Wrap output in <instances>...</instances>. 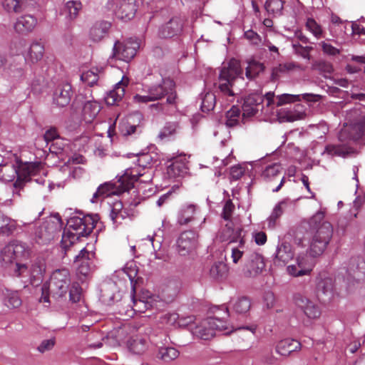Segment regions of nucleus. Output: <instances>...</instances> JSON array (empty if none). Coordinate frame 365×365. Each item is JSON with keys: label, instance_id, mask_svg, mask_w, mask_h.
Masks as SVG:
<instances>
[{"label": "nucleus", "instance_id": "obj_27", "mask_svg": "<svg viewBox=\"0 0 365 365\" xmlns=\"http://www.w3.org/2000/svg\"><path fill=\"white\" fill-rule=\"evenodd\" d=\"M300 348L301 344L299 341L292 339H285L277 343L276 351L281 356H287L292 352L297 351Z\"/></svg>", "mask_w": 365, "mask_h": 365}, {"label": "nucleus", "instance_id": "obj_48", "mask_svg": "<svg viewBox=\"0 0 365 365\" xmlns=\"http://www.w3.org/2000/svg\"><path fill=\"white\" fill-rule=\"evenodd\" d=\"M216 97L212 93H207L202 99L201 110L202 112H209L215 108Z\"/></svg>", "mask_w": 365, "mask_h": 365}, {"label": "nucleus", "instance_id": "obj_10", "mask_svg": "<svg viewBox=\"0 0 365 365\" xmlns=\"http://www.w3.org/2000/svg\"><path fill=\"white\" fill-rule=\"evenodd\" d=\"M168 334L165 331H160L155 334L153 341L158 346L156 357L165 362L169 363L178 359L180 351L172 346H165L168 342Z\"/></svg>", "mask_w": 365, "mask_h": 365}, {"label": "nucleus", "instance_id": "obj_56", "mask_svg": "<svg viewBox=\"0 0 365 365\" xmlns=\"http://www.w3.org/2000/svg\"><path fill=\"white\" fill-rule=\"evenodd\" d=\"M153 162V158L148 153H143L138 155L137 165L143 170L149 168Z\"/></svg>", "mask_w": 365, "mask_h": 365}, {"label": "nucleus", "instance_id": "obj_60", "mask_svg": "<svg viewBox=\"0 0 365 365\" xmlns=\"http://www.w3.org/2000/svg\"><path fill=\"white\" fill-rule=\"evenodd\" d=\"M150 306V304L144 300H138L134 297H133L132 311L134 312L144 313Z\"/></svg>", "mask_w": 365, "mask_h": 365}, {"label": "nucleus", "instance_id": "obj_19", "mask_svg": "<svg viewBox=\"0 0 365 365\" xmlns=\"http://www.w3.org/2000/svg\"><path fill=\"white\" fill-rule=\"evenodd\" d=\"M170 164L168 165L167 174L170 178H177L182 177L187 173V160L185 155H178L173 158L170 160Z\"/></svg>", "mask_w": 365, "mask_h": 365}, {"label": "nucleus", "instance_id": "obj_17", "mask_svg": "<svg viewBox=\"0 0 365 365\" xmlns=\"http://www.w3.org/2000/svg\"><path fill=\"white\" fill-rule=\"evenodd\" d=\"M265 262L262 255L256 252L251 253L244 267V272L247 277H255L262 272Z\"/></svg>", "mask_w": 365, "mask_h": 365}, {"label": "nucleus", "instance_id": "obj_28", "mask_svg": "<svg viewBox=\"0 0 365 365\" xmlns=\"http://www.w3.org/2000/svg\"><path fill=\"white\" fill-rule=\"evenodd\" d=\"M101 109V104L96 101H88L83 105L82 116L83 120L90 123L93 122Z\"/></svg>", "mask_w": 365, "mask_h": 365}, {"label": "nucleus", "instance_id": "obj_25", "mask_svg": "<svg viewBox=\"0 0 365 365\" xmlns=\"http://www.w3.org/2000/svg\"><path fill=\"white\" fill-rule=\"evenodd\" d=\"M128 78H123L114 87V88L108 93L105 98L106 104L113 106L122 100L125 95V88L128 85Z\"/></svg>", "mask_w": 365, "mask_h": 365}, {"label": "nucleus", "instance_id": "obj_31", "mask_svg": "<svg viewBox=\"0 0 365 365\" xmlns=\"http://www.w3.org/2000/svg\"><path fill=\"white\" fill-rule=\"evenodd\" d=\"M3 296L4 304L9 309L19 308L22 304L21 298L17 291L5 289L3 292Z\"/></svg>", "mask_w": 365, "mask_h": 365}, {"label": "nucleus", "instance_id": "obj_61", "mask_svg": "<svg viewBox=\"0 0 365 365\" xmlns=\"http://www.w3.org/2000/svg\"><path fill=\"white\" fill-rule=\"evenodd\" d=\"M306 114L302 111L297 110H288L283 115V118H285L288 122H294L295 120L303 119Z\"/></svg>", "mask_w": 365, "mask_h": 365}, {"label": "nucleus", "instance_id": "obj_47", "mask_svg": "<svg viewBox=\"0 0 365 365\" xmlns=\"http://www.w3.org/2000/svg\"><path fill=\"white\" fill-rule=\"evenodd\" d=\"M1 227L0 235L9 236L16 230V222L15 220L4 216V222H1Z\"/></svg>", "mask_w": 365, "mask_h": 365}, {"label": "nucleus", "instance_id": "obj_23", "mask_svg": "<svg viewBox=\"0 0 365 365\" xmlns=\"http://www.w3.org/2000/svg\"><path fill=\"white\" fill-rule=\"evenodd\" d=\"M124 192L120 190L119 180L115 183L107 182L98 187L96 192L93 195L91 201L92 202H96L99 197H106L111 195H119Z\"/></svg>", "mask_w": 365, "mask_h": 365}, {"label": "nucleus", "instance_id": "obj_53", "mask_svg": "<svg viewBox=\"0 0 365 365\" xmlns=\"http://www.w3.org/2000/svg\"><path fill=\"white\" fill-rule=\"evenodd\" d=\"M88 247V245L81 250L78 255L76 257L77 261H83V262L93 264V259L95 257L96 253L92 250V246L91 247V250H89Z\"/></svg>", "mask_w": 365, "mask_h": 365}, {"label": "nucleus", "instance_id": "obj_62", "mask_svg": "<svg viewBox=\"0 0 365 365\" xmlns=\"http://www.w3.org/2000/svg\"><path fill=\"white\" fill-rule=\"evenodd\" d=\"M261 361L265 365H277L278 359L274 355L272 351H267L262 356Z\"/></svg>", "mask_w": 365, "mask_h": 365}, {"label": "nucleus", "instance_id": "obj_22", "mask_svg": "<svg viewBox=\"0 0 365 365\" xmlns=\"http://www.w3.org/2000/svg\"><path fill=\"white\" fill-rule=\"evenodd\" d=\"M292 247L287 242H282L277 246L274 264L276 266L284 267L294 257Z\"/></svg>", "mask_w": 365, "mask_h": 365}, {"label": "nucleus", "instance_id": "obj_11", "mask_svg": "<svg viewBox=\"0 0 365 365\" xmlns=\"http://www.w3.org/2000/svg\"><path fill=\"white\" fill-rule=\"evenodd\" d=\"M139 48L140 41L137 38H129L123 42L116 41L112 57L128 62L134 58Z\"/></svg>", "mask_w": 365, "mask_h": 365}, {"label": "nucleus", "instance_id": "obj_54", "mask_svg": "<svg viewBox=\"0 0 365 365\" xmlns=\"http://www.w3.org/2000/svg\"><path fill=\"white\" fill-rule=\"evenodd\" d=\"M45 270V264L41 262H38L32 265L31 274L34 278V280L36 279L37 281H41Z\"/></svg>", "mask_w": 365, "mask_h": 365}, {"label": "nucleus", "instance_id": "obj_58", "mask_svg": "<svg viewBox=\"0 0 365 365\" xmlns=\"http://www.w3.org/2000/svg\"><path fill=\"white\" fill-rule=\"evenodd\" d=\"M314 69L324 73V76H326L327 74H331L334 71L332 64L331 63L324 61H319L318 62H316L314 64Z\"/></svg>", "mask_w": 365, "mask_h": 365}, {"label": "nucleus", "instance_id": "obj_12", "mask_svg": "<svg viewBox=\"0 0 365 365\" xmlns=\"http://www.w3.org/2000/svg\"><path fill=\"white\" fill-rule=\"evenodd\" d=\"M141 168L137 167L130 168L125 170V173L119 178V185L121 191H128L133 187L134 183L137 181L140 182H145L150 180L149 178L145 180H141L140 178L143 177L145 172Z\"/></svg>", "mask_w": 365, "mask_h": 365}, {"label": "nucleus", "instance_id": "obj_38", "mask_svg": "<svg viewBox=\"0 0 365 365\" xmlns=\"http://www.w3.org/2000/svg\"><path fill=\"white\" fill-rule=\"evenodd\" d=\"M228 272L227 264L222 262H215L210 269L211 277L215 279H222L225 278Z\"/></svg>", "mask_w": 365, "mask_h": 365}, {"label": "nucleus", "instance_id": "obj_1", "mask_svg": "<svg viewBox=\"0 0 365 365\" xmlns=\"http://www.w3.org/2000/svg\"><path fill=\"white\" fill-rule=\"evenodd\" d=\"M299 228L308 229L311 235L310 255L313 257L321 255L327 249L333 235L332 225L324 220V212H317L308 221L302 222Z\"/></svg>", "mask_w": 365, "mask_h": 365}, {"label": "nucleus", "instance_id": "obj_51", "mask_svg": "<svg viewBox=\"0 0 365 365\" xmlns=\"http://www.w3.org/2000/svg\"><path fill=\"white\" fill-rule=\"evenodd\" d=\"M178 318L179 315L177 313H166L160 317L158 323L163 327H171L175 324Z\"/></svg>", "mask_w": 365, "mask_h": 365}, {"label": "nucleus", "instance_id": "obj_24", "mask_svg": "<svg viewBox=\"0 0 365 365\" xmlns=\"http://www.w3.org/2000/svg\"><path fill=\"white\" fill-rule=\"evenodd\" d=\"M71 93V84L63 83L58 86L53 93V103L59 107L67 106L70 103Z\"/></svg>", "mask_w": 365, "mask_h": 365}, {"label": "nucleus", "instance_id": "obj_41", "mask_svg": "<svg viewBox=\"0 0 365 365\" xmlns=\"http://www.w3.org/2000/svg\"><path fill=\"white\" fill-rule=\"evenodd\" d=\"M16 168L13 165H0V180L11 182L16 177Z\"/></svg>", "mask_w": 365, "mask_h": 365}, {"label": "nucleus", "instance_id": "obj_33", "mask_svg": "<svg viewBox=\"0 0 365 365\" xmlns=\"http://www.w3.org/2000/svg\"><path fill=\"white\" fill-rule=\"evenodd\" d=\"M44 53V46L39 42H34L31 44L25 58L31 63L40 61Z\"/></svg>", "mask_w": 365, "mask_h": 365}, {"label": "nucleus", "instance_id": "obj_45", "mask_svg": "<svg viewBox=\"0 0 365 365\" xmlns=\"http://www.w3.org/2000/svg\"><path fill=\"white\" fill-rule=\"evenodd\" d=\"M264 9L269 14H272L273 16H279L283 9V2L282 0H267Z\"/></svg>", "mask_w": 365, "mask_h": 365}, {"label": "nucleus", "instance_id": "obj_64", "mask_svg": "<svg viewBox=\"0 0 365 365\" xmlns=\"http://www.w3.org/2000/svg\"><path fill=\"white\" fill-rule=\"evenodd\" d=\"M178 293V289L177 287L173 288L171 287V286H168L163 291L164 299L167 302L173 301L174 298L177 296Z\"/></svg>", "mask_w": 365, "mask_h": 365}, {"label": "nucleus", "instance_id": "obj_44", "mask_svg": "<svg viewBox=\"0 0 365 365\" xmlns=\"http://www.w3.org/2000/svg\"><path fill=\"white\" fill-rule=\"evenodd\" d=\"M287 205L286 201H281L274 207L271 215L268 218V226L269 227H274L275 226L277 220L283 214Z\"/></svg>", "mask_w": 365, "mask_h": 365}, {"label": "nucleus", "instance_id": "obj_35", "mask_svg": "<svg viewBox=\"0 0 365 365\" xmlns=\"http://www.w3.org/2000/svg\"><path fill=\"white\" fill-rule=\"evenodd\" d=\"M282 171V167L280 163H272L265 167L262 173V178L267 182H272L281 175Z\"/></svg>", "mask_w": 365, "mask_h": 365}, {"label": "nucleus", "instance_id": "obj_14", "mask_svg": "<svg viewBox=\"0 0 365 365\" xmlns=\"http://www.w3.org/2000/svg\"><path fill=\"white\" fill-rule=\"evenodd\" d=\"M197 232L192 230H187L181 233L178 241V251L180 255L185 256L197 247Z\"/></svg>", "mask_w": 365, "mask_h": 365}, {"label": "nucleus", "instance_id": "obj_26", "mask_svg": "<svg viewBox=\"0 0 365 365\" xmlns=\"http://www.w3.org/2000/svg\"><path fill=\"white\" fill-rule=\"evenodd\" d=\"M197 207L193 204L183 205L178 212V222L180 225H186L195 220Z\"/></svg>", "mask_w": 365, "mask_h": 365}, {"label": "nucleus", "instance_id": "obj_37", "mask_svg": "<svg viewBox=\"0 0 365 365\" xmlns=\"http://www.w3.org/2000/svg\"><path fill=\"white\" fill-rule=\"evenodd\" d=\"M241 110L239 107L233 106L226 113L225 125L228 128H233L240 124Z\"/></svg>", "mask_w": 365, "mask_h": 365}, {"label": "nucleus", "instance_id": "obj_20", "mask_svg": "<svg viewBox=\"0 0 365 365\" xmlns=\"http://www.w3.org/2000/svg\"><path fill=\"white\" fill-rule=\"evenodd\" d=\"M262 96L252 93L245 98L242 108V118L255 115L259 110V106L263 103Z\"/></svg>", "mask_w": 365, "mask_h": 365}, {"label": "nucleus", "instance_id": "obj_36", "mask_svg": "<svg viewBox=\"0 0 365 365\" xmlns=\"http://www.w3.org/2000/svg\"><path fill=\"white\" fill-rule=\"evenodd\" d=\"M182 30L181 24H160L159 36L161 38H172Z\"/></svg>", "mask_w": 365, "mask_h": 365}, {"label": "nucleus", "instance_id": "obj_2", "mask_svg": "<svg viewBox=\"0 0 365 365\" xmlns=\"http://www.w3.org/2000/svg\"><path fill=\"white\" fill-rule=\"evenodd\" d=\"M98 220V215H87L83 217H71L67 222L68 227L62 235L61 243L63 248L67 250L81 237L89 235Z\"/></svg>", "mask_w": 365, "mask_h": 365}, {"label": "nucleus", "instance_id": "obj_6", "mask_svg": "<svg viewBox=\"0 0 365 365\" xmlns=\"http://www.w3.org/2000/svg\"><path fill=\"white\" fill-rule=\"evenodd\" d=\"M175 83L170 78L162 79L161 83L149 87L146 95L136 94L134 100L138 103L155 101L167 96L168 104H175L176 92Z\"/></svg>", "mask_w": 365, "mask_h": 365}, {"label": "nucleus", "instance_id": "obj_39", "mask_svg": "<svg viewBox=\"0 0 365 365\" xmlns=\"http://www.w3.org/2000/svg\"><path fill=\"white\" fill-rule=\"evenodd\" d=\"M110 24H93L90 29V36L93 41H99L106 36Z\"/></svg>", "mask_w": 365, "mask_h": 365}, {"label": "nucleus", "instance_id": "obj_9", "mask_svg": "<svg viewBox=\"0 0 365 365\" xmlns=\"http://www.w3.org/2000/svg\"><path fill=\"white\" fill-rule=\"evenodd\" d=\"M364 135H365V114L360 115L351 123H345L339 133L338 139L342 144L349 145V142L355 141Z\"/></svg>", "mask_w": 365, "mask_h": 365}, {"label": "nucleus", "instance_id": "obj_46", "mask_svg": "<svg viewBox=\"0 0 365 365\" xmlns=\"http://www.w3.org/2000/svg\"><path fill=\"white\" fill-rule=\"evenodd\" d=\"M251 307L250 300L245 297L238 298L233 304V309L237 314H245Z\"/></svg>", "mask_w": 365, "mask_h": 365}, {"label": "nucleus", "instance_id": "obj_57", "mask_svg": "<svg viewBox=\"0 0 365 365\" xmlns=\"http://www.w3.org/2000/svg\"><path fill=\"white\" fill-rule=\"evenodd\" d=\"M69 290L70 301L73 303L78 302L81 298L82 289L77 282L73 283Z\"/></svg>", "mask_w": 365, "mask_h": 365}, {"label": "nucleus", "instance_id": "obj_30", "mask_svg": "<svg viewBox=\"0 0 365 365\" xmlns=\"http://www.w3.org/2000/svg\"><path fill=\"white\" fill-rule=\"evenodd\" d=\"M128 347L133 354H143L148 349V345L145 338L135 336L128 341Z\"/></svg>", "mask_w": 365, "mask_h": 365}, {"label": "nucleus", "instance_id": "obj_13", "mask_svg": "<svg viewBox=\"0 0 365 365\" xmlns=\"http://www.w3.org/2000/svg\"><path fill=\"white\" fill-rule=\"evenodd\" d=\"M294 301L297 307L309 319H315L320 317L321 309L314 302L299 294L294 296Z\"/></svg>", "mask_w": 365, "mask_h": 365}, {"label": "nucleus", "instance_id": "obj_52", "mask_svg": "<svg viewBox=\"0 0 365 365\" xmlns=\"http://www.w3.org/2000/svg\"><path fill=\"white\" fill-rule=\"evenodd\" d=\"M294 68V65L292 63L284 64H279L277 66L274 67L272 71V80H277L282 73H286Z\"/></svg>", "mask_w": 365, "mask_h": 365}, {"label": "nucleus", "instance_id": "obj_15", "mask_svg": "<svg viewBox=\"0 0 365 365\" xmlns=\"http://www.w3.org/2000/svg\"><path fill=\"white\" fill-rule=\"evenodd\" d=\"M142 120L143 117L140 113H137L129 115L125 121L120 124V133L125 137L140 134L143 131Z\"/></svg>", "mask_w": 365, "mask_h": 365}, {"label": "nucleus", "instance_id": "obj_18", "mask_svg": "<svg viewBox=\"0 0 365 365\" xmlns=\"http://www.w3.org/2000/svg\"><path fill=\"white\" fill-rule=\"evenodd\" d=\"M135 11L134 0H118L115 14L118 19L128 22L135 16Z\"/></svg>", "mask_w": 365, "mask_h": 365}, {"label": "nucleus", "instance_id": "obj_29", "mask_svg": "<svg viewBox=\"0 0 365 365\" xmlns=\"http://www.w3.org/2000/svg\"><path fill=\"white\" fill-rule=\"evenodd\" d=\"M354 152V148L347 144H329L326 145L324 153L332 156L345 157Z\"/></svg>", "mask_w": 365, "mask_h": 365}, {"label": "nucleus", "instance_id": "obj_8", "mask_svg": "<svg viewBox=\"0 0 365 365\" xmlns=\"http://www.w3.org/2000/svg\"><path fill=\"white\" fill-rule=\"evenodd\" d=\"M62 221L58 214L47 218L35 232V239L38 244H48L58 235L62 229Z\"/></svg>", "mask_w": 365, "mask_h": 365}, {"label": "nucleus", "instance_id": "obj_21", "mask_svg": "<svg viewBox=\"0 0 365 365\" xmlns=\"http://www.w3.org/2000/svg\"><path fill=\"white\" fill-rule=\"evenodd\" d=\"M205 324H207L209 327L208 331L206 334H200V330H202V328L197 330V333L200 334L202 339L203 340H209L215 336V331H222L228 330L227 322L217 317H209L205 319Z\"/></svg>", "mask_w": 365, "mask_h": 365}, {"label": "nucleus", "instance_id": "obj_59", "mask_svg": "<svg viewBox=\"0 0 365 365\" xmlns=\"http://www.w3.org/2000/svg\"><path fill=\"white\" fill-rule=\"evenodd\" d=\"M235 206L233 204V202H232V200H227L224 205L222 212V217H223V219L227 220V222L232 221L231 218H232V215L235 211Z\"/></svg>", "mask_w": 365, "mask_h": 365}, {"label": "nucleus", "instance_id": "obj_4", "mask_svg": "<svg viewBox=\"0 0 365 365\" xmlns=\"http://www.w3.org/2000/svg\"><path fill=\"white\" fill-rule=\"evenodd\" d=\"M244 230L241 225H235L232 221H228L219 231L217 238L221 242H227L231 247V259L237 264L243 257L246 251V242Z\"/></svg>", "mask_w": 365, "mask_h": 365}, {"label": "nucleus", "instance_id": "obj_5", "mask_svg": "<svg viewBox=\"0 0 365 365\" xmlns=\"http://www.w3.org/2000/svg\"><path fill=\"white\" fill-rule=\"evenodd\" d=\"M71 285V275L66 268L53 272L49 282L43 284L40 302H49V296L58 299L65 297Z\"/></svg>", "mask_w": 365, "mask_h": 365}, {"label": "nucleus", "instance_id": "obj_34", "mask_svg": "<svg viewBox=\"0 0 365 365\" xmlns=\"http://www.w3.org/2000/svg\"><path fill=\"white\" fill-rule=\"evenodd\" d=\"M349 275L356 282L365 277V262L361 259H354V263L348 269Z\"/></svg>", "mask_w": 365, "mask_h": 365}, {"label": "nucleus", "instance_id": "obj_55", "mask_svg": "<svg viewBox=\"0 0 365 365\" xmlns=\"http://www.w3.org/2000/svg\"><path fill=\"white\" fill-rule=\"evenodd\" d=\"M317 288L318 291L324 294L331 293L333 291V281L331 278L327 277L318 282Z\"/></svg>", "mask_w": 365, "mask_h": 365}, {"label": "nucleus", "instance_id": "obj_49", "mask_svg": "<svg viewBox=\"0 0 365 365\" xmlns=\"http://www.w3.org/2000/svg\"><path fill=\"white\" fill-rule=\"evenodd\" d=\"M25 0H4L3 7L8 12L19 13L21 11Z\"/></svg>", "mask_w": 365, "mask_h": 365}, {"label": "nucleus", "instance_id": "obj_43", "mask_svg": "<svg viewBox=\"0 0 365 365\" xmlns=\"http://www.w3.org/2000/svg\"><path fill=\"white\" fill-rule=\"evenodd\" d=\"M123 203L120 201H115L113 203L110 217L114 223H120V220L126 217L127 212L123 210Z\"/></svg>", "mask_w": 365, "mask_h": 365}, {"label": "nucleus", "instance_id": "obj_16", "mask_svg": "<svg viewBox=\"0 0 365 365\" xmlns=\"http://www.w3.org/2000/svg\"><path fill=\"white\" fill-rule=\"evenodd\" d=\"M41 168V163H20L16 168L17 180L14 183L15 187L21 186L22 183L30 180V177L37 175Z\"/></svg>", "mask_w": 365, "mask_h": 365}, {"label": "nucleus", "instance_id": "obj_32", "mask_svg": "<svg viewBox=\"0 0 365 365\" xmlns=\"http://www.w3.org/2000/svg\"><path fill=\"white\" fill-rule=\"evenodd\" d=\"M82 9V4L80 1L72 0L66 3L62 14L65 15L68 21H73L76 19Z\"/></svg>", "mask_w": 365, "mask_h": 365}, {"label": "nucleus", "instance_id": "obj_7", "mask_svg": "<svg viewBox=\"0 0 365 365\" xmlns=\"http://www.w3.org/2000/svg\"><path fill=\"white\" fill-rule=\"evenodd\" d=\"M242 74L240 63L235 58H232L227 66L222 68L218 78V88L225 96L233 98L235 96V81Z\"/></svg>", "mask_w": 365, "mask_h": 365}, {"label": "nucleus", "instance_id": "obj_42", "mask_svg": "<svg viewBox=\"0 0 365 365\" xmlns=\"http://www.w3.org/2000/svg\"><path fill=\"white\" fill-rule=\"evenodd\" d=\"M264 70V66L263 63L255 60H252L248 62L245 74L247 78L253 79L258 76L260 73L263 72Z\"/></svg>", "mask_w": 365, "mask_h": 365}, {"label": "nucleus", "instance_id": "obj_63", "mask_svg": "<svg viewBox=\"0 0 365 365\" xmlns=\"http://www.w3.org/2000/svg\"><path fill=\"white\" fill-rule=\"evenodd\" d=\"M81 78L83 81L86 83L89 86H93L96 83L98 80V76L97 74L92 71H87L82 73Z\"/></svg>", "mask_w": 365, "mask_h": 365}, {"label": "nucleus", "instance_id": "obj_40", "mask_svg": "<svg viewBox=\"0 0 365 365\" xmlns=\"http://www.w3.org/2000/svg\"><path fill=\"white\" fill-rule=\"evenodd\" d=\"M312 269L310 267H305L304 266L303 259H297V264H292L287 267V272L290 275L294 277H299L309 274Z\"/></svg>", "mask_w": 365, "mask_h": 365}, {"label": "nucleus", "instance_id": "obj_50", "mask_svg": "<svg viewBox=\"0 0 365 365\" xmlns=\"http://www.w3.org/2000/svg\"><path fill=\"white\" fill-rule=\"evenodd\" d=\"M300 101V95L284 93L277 96L276 106L279 107L287 103H295Z\"/></svg>", "mask_w": 365, "mask_h": 365}, {"label": "nucleus", "instance_id": "obj_3", "mask_svg": "<svg viewBox=\"0 0 365 365\" xmlns=\"http://www.w3.org/2000/svg\"><path fill=\"white\" fill-rule=\"evenodd\" d=\"M29 257V252L26 245L15 240L4 247L1 251L2 262L4 265L9 266L16 277L28 272V266L24 261Z\"/></svg>", "mask_w": 365, "mask_h": 365}]
</instances>
